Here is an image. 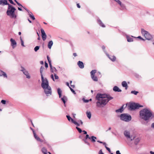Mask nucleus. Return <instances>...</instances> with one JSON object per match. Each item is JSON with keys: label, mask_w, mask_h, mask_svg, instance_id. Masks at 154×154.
<instances>
[{"label": "nucleus", "mask_w": 154, "mask_h": 154, "mask_svg": "<svg viewBox=\"0 0 154 154\" xmlns=\"http://www.w3.org/2000/svg\"><path fill=\"white\" fill-rule=\"evenodd\" d=\"M113 98V97L109 95L105 94H98L96 97V99L98 100L96 103V106L99 107H100L102 105L105 106L109 101Z\"/></svg>", "instance_id": "1"}, {"label": "nucleus", "mask_w": 154, "mask_h": 154, "mask_svg": "<svg viewBox=\"0 0 154 154\" xmlns=\"http://www.w3.org/2000/svg\"><path fill=\"white\" fill-rule=\"evenodd\" d=\"M139 114L140 118L145 121L152 119L154 117V114L152 112L147 108L140 111Z\"/></svg>", "instance_id": "2"}, {"label": "nucleus", "mask_w": 154, "mask_h": 154, "mask_svg": "<svg viewBox=\"0 0 154 154\" xmlns=\"http://www.w3.org/2000/svg\"><path fill=\"white\" fill-rule=\"evenodd\" d=\"M3 4V5H8V7L6 14L12 18H16L17 15L15 14L16 9L11 5L8 3L6 0H0V5Z\"/></svg>", "instance_id": "3"}, {"label": "nucleus", "mask_w": 154, "mask_h": 154, "mask_svg": "<svg viewBox=\"0 0 154 154\" xmlns=\"http://www.w3.org/2000/svg\"><path fill=\"white\" fill-rule=\"evenodd\" d=\"M128 105V109L130 110H132L136 109H139L140 107H143V106L139 104L138 103H130L129 104H126Z\"/></svg>", "instance_id": "4"}, {"label": "nucleus", "mask_w": 154, "mask_h": 154, "mask_svg": "<svg viewBox=\"0 0 154 154\" xmlns=\"http://www.w3.org/2000/svg\"><path fill=\"white\" fill-rule=\"evenodd\" d=\"M141 32L142 34L145 37L146 39L150 40L152 38V35L148 32L145 30L143 29H141Z\"/></svg>", "instance_id": "5"}, {"label": "nucleus", "mask_w": 154, "mask_h": 154, "mask_svg": "<svg viewBox=\"0 0 154 154\" xmlns=\"http://www.w3.org/2000/svg\"><path fill=\"white\" fill-rule=\"evenodd\" d=\"M120 118L121 120L126 122L130 121L131 119V117L130 115L126 114H122Z\"/></svg>", "instance_id": "6"}, {"label": "nucleus", "mask_w": 154, "mask_h": 154, "mask_svg": "<svg viewBox=\"0 0 154 154\" xmlns=\"http://www.w3.org/2000/svg\"><path fill=\"white\" fill-rule=\"evenodd\" d=\"M45 94L47 96H49L52 94V90L51 87H42Z\"/></svg>", "instance_id": "7"}, {"label": "nucleus", "mask_w": 154, "mask_h": 154, "mask_svg": "<svg viewBox=\"0 0 154 154\" xmlns=\"http://www.w3.org/2000/svg\"><path fill=\"white\" fill-rule=\"evenodd\" d=\"M62 93V90L60 88H58L57 89V93L59 95V97L60 98H61V100L65 104L66 103L65 100H67V97L65 96H63V97H61Z\"/></svg>", "instance_id": "8"}, {"label": "nucleus", "mask_w": 154, "mask_h": 154, "mask_svg": "<svg viewBox=\"0 0 154 154\" xmlns=\"http://www.w3.org/2000/svg\"><path fill=\"white\" fill-rule=\"evenodd\" d=\"M41 77L42 81L41 87H49L47 79L46 78L44 79L43 75Z\"/></svg>", "instance_id": "9"}, {"label": "nucleus", "mask_w": 154, "mask_h": 154, "mask_svg": "<svg viewBox=\"0 0 154 154\" xmlns=\"http://www.w3.org/2000/svg\"><path fill=\"white\" fill-rule=\"evenodd\" d=\"M124 134L125 137L128 139H130L131 140H133L134 137H133L132 135H131L130 132L128 131H125L124 132Z\"/></svg>", "instance_id": "10"}, {"label": "nucleus", "mask_w": 154, "mask_h": 154, "mask_svg": "<svg viewBox=\"0 0 154 154\" xmlns=\"http://www.w3.org/2000/svg\"><path fill=\"white\" fill-rule=\"evenodd\" d=\"M97 72L96 69L92 70L90 72L91 77L93 81L95 82L97 81V77L95 76V74Z\"/></svg>", "instance_id": "11"}, {"label": "nucleus", "mask_w": 154, "mask_h": 154, "mask_svg": "<svg viewBox=\"0 0 154 154\" xmlns=\"http://www.w3.org/2000/svg\"><path fill=\"white\" fill-rule=\"evenodd\" d=\"M41 31L42 34V40L44 41H45L47 38V35H46L44 30L43 29H41Z\"/></svg>", "instance_id": "12"}, {"label": "nucleus", "mask_w": 154, "mask_h": 154, "mask_svg": "<svg viewBox=\"0 0 154 154\" xmlns=\"http://www.w3.org/2000/svg\"><path fill=\"white\" fill-rule=\"evenodd\" d=\"M33 134L34 135V137L37 141H40L41 142H43V141L38 136L35 132V131H33Z\"/></svg>", "instance_id": "13"}, {"label": "nucleus", "mask_w": 154, "mask_h": 154, "mask_svg": "<svg viewBox=\"0 0 154 154\" xmlns=\"http://www.w3.org/2000/svg\"><path fill=\"white\" fill-rule=\"evenodd\" d=\"M106 55L112 61L114 62L116 60V57L114 56H110L109 54H106Z\"/></svg>", "instance_id": "14"}, {"label": "nucleus", "mask_w": 154, "mask_h": 154, "mask_svg": "<svg viewBox=\"0 0 154 154\" xmlns=\"http://www.w3.org/2000/svg\"><path fill=\"white\" fill-rule=\"evenodd\" d=\"M77 64L79 67L81 69H83L84 67V63L82 61H79L77 63Z\"/></svg>", "instance_id": "15"}, {"label": "nucleus", "mask_w": 154, "mask_h": 154, "mask_svg": "<svg viewBox=\"0 0 154 154\" xmlns=\"http://www.w3.org/2000/svg\"><path fill=\"white\" fill-rule=\"evenodd\" d=\"M97 22L98 24L100 26L103 27H105V26L103 23L102 21L99 18L97 19Z\"/></svg>", "instance_id": "16"}, {"label": "nucleus", "mask_w": 154, "mask_h": 154, "mask_svg": "<svg viewBox=\"0 0 154 154\" xmlns=\"http://www.w3.org/2000/svg\"><path fill=\"white\" fill-rule=\"evenodd\" d=\"M10 41L11 43V45L12 47L13 48H14V45H17V43L12 38L10 39Z\"/></svg>", "instance_id": "17"}, {"label": "nucleus", "mask_w": 154, "mask_h": 154, "mask_svg": "<svg viewBox=\"0 0 154 154\" xmlns=\"http://www.w3.org/2000/svg\"><path fill=\"white\" fill-rule=\"evenodd\" d=\"M3 76L4 78H7V75L5 72L1 70H0V76Z\"/></svg>", "instance_id": "18"}, {"label": "nucleus", "mask_w": 154, "mask_h": 154, "mask_svg": "<svg viewBox=\"0 0 154 154\" xmlns=\"http://www.w3.org/2000/svg\"><path fill=\"white\" fill-rule=\"evenodd\" d=\"M126 37L127 41L128 42H131L133 41V38H132L131 37L127 35H126Z\"/></svg>", "instance_id": "19"}, {"label": "nucleus", "mask_w": 154, "mask_h": 154, "mask_svg": "<svg viewBox=\"0 0 154 154\" xmlns=\"http://www.w3.org/2000/svg\"><path fill=\"white\" fill-rule=\"evenodd\" d=\"M124 106V105L122 106L119 109L116 110V112H122L123 110V108Z\"/></svg>", "instance_id": "20"}, {"label": "nucleus", "mask_w": 154, "mask_h": 154, "mask_svg": "<svg viewBox=\"0 0 154 154\" xmlns=\"http://www.w3.org/2000/svg\"><path fill=\"white\" fill-rule=\"evenodd\" d=\"M53 42L52 40L48 42V48L49 49H50L51 48V47L53 45Z\"/></svg>", "instance_id": "21"}, {"label": "nucleus", "mask_w": 154, "mask_h": 154, "mask_svg": "<svg viewBox=\"0 0 154 154\" xmlns=\"http://www.w3.org/2000/svg\"><path fill=\"white\" fill-rule=\"evenodd\" d=\"M120 6H121V8L122 10H124L126 9L125 5L124 4L122 3L120 5Z\"/></svg>", "instance_id": "22"}, {"label": "nucleus", "mask_w": 154, "mask_h": 154, "mask_svg": "<svg viewBox=\"0 0 154 154\" xmlns=\"http://www.w3.org/2000/svg\"><path fill=\"white\" fill-rule=\"evenodd\" d=\"M66 117L67 118L68 120L69 121V122H70V121H71L72 122V123L73 122V121H74V120H73V119H72L70 117V116H69L67 115V116H66Z\"/></svg>", "instance_id": "23"}, {"label": "nucleus", "mask_w": 154, "mask_h": 154, "mask_svg": "<svg viewBox=\"0 0 154 154\" xmlns=\"http://www.w3.org/2000/svg\"><path fill=\"white\" fill-rule=\"evenodd\" d=\"M113 90L115 91L121 92V90L119 87H113Z\"/></svg>", "instance_id": "24"}, {"label": "nucleus", "mask_w": 154, "mask_h": 154, "mask_svg": "<svg viewBox=\"0 0 154 154\" xmlns=\"http://www.w3.org/2000/svg\"><path fill=\"white\" fill-rule=\"evenodd\" d=\"M91 142L93 143H94L95 142L96 140H95L97 139V137L94 136H92L91 137Z\"/></svg>", "instance_id": "25"}, {"label": "nucleus", "mask_w": 154, "mask_h": 154, "mask_svg": "<svg viewBox=\"0 0 154 154\" xmlns=\"http://www.w3.org/2000/svg\"><path fill=\"white\" fill-rule=\"evenodd\" d=\"M122 87H128L127 83L125 81L122 82Z\"/></svg>", "instance_id": "26"}, {"label": "nucleus", "mask_w": 154, "mask_h": 154, "mask_svg": "<svg viewBox=\"0 0 154 154\" xmlns=\"http://www.w3.org/2000/svg\"><path fill=\"white\" fill-rule=\"evenodd\" d=\"M86 114L87 115V117L90 119L91 117V114L90 112L87 111L86 112Z\"/></svg>", "instance_id": "27"}, {"label": "nucleus", "mask_w": 154, "mask_h": 154, "mask_svg": "<svg viewBox=\"0 0 154 154\" xmlns=\"http://www.w3.org/2000/svg\"><path fill=\"white\" fill-rule=\"evenodd\" d=\"M42 151L44 154H47V150L45 148L43 147L42 148Z\"/></svg>", "instance_id": "28"}, {"label": "nucleus", "mask_w": 154, "mask_h": 154, "mask_svg": "<svg viewBox=\"0 0 154 154\" xmlns=\"http://www.w3.org/2000/svg\"><path fill=\"white\" fill-rule=\"evenodd\" d=\"M140 140V139L139 138H136L135 140L134 143H135V144L136 145H137L138 144V143H139Z\"/></svg>", "instance_id": "29"}, {"label": "nucleus", "mask_w": 154, "mask_h": 154, "mask_svg": "<svg viewBox=\"0 0 154 154\" xmlns=\"http://www.w3.org/2000/svg\"><path fill=\"white\" fill-rule=\"evenodd\" d=\"M103 145L105 146V147L106 148V149L109 152H111V150L108 147L106 146V143H103Z\"/></svg>", "instance_id": "30"}, {"label": "nucleus", "mask_w": 154, "mask_h": 154, "mask_svg": "<svg viewBox=\"0 0 154 154\" xmlns=\"http://www.w3.org/2000/svg\"><path fill=\"white\" fill-rule=\"evenodd\" d=\"M44 67L43 66H41L40 68V72L41 73V76H42V72L43 71V69H44Z\"/></svg>", "instance_id": "31"}, {"label": "nucleus", "mask_w": 154, "mask_h": 154, "mask_svg": "<svg viewBox=\"0 0 154 154\" xmlns=\"http://www.w3.org/2000/svg\"><path fill=\"white\" fill-rule=\"evenodd\" d=\"M50 70L51 72H56L57 71V70L56 69V68L55 67L53 66L52 68V69H50Z\"/></svg>", "instance_id": "32"}, {"label": "nucleus", "mask_w": 154, "mask_h": 154, "mask_svg": "<svg viewBox=\"0 0 154 154\" xmlns=\"http://www.w3.org/2000/svg\"><path fill=\"white\" fill-rule=\"evenodd\" d=\"M20 39L21 41V45L23 47H25V46L24 45V42L23 39H22L21 37H20Z\"/></svg>", "instance_id": "33"}, {"label": "nucleus", "mask_w": 154, "mask_h": 154, "mask_svg": "<svg viewBox=\"0 0 154 154\" xmlns=\"http://www.w3.org/2000/svg\"><path fill=\"white\" fill-rule=\"evenodd\" d=\"M139 92L137 91H132L131 92V93L132 94H133L135 95H137V94Z\"/></svg>", "instance_id": "34"}, {"label": "nucleus", "mask_w": 154, "mask_h": 154, "mask_svg": "<svg viewBox=\"0 0 154 154\" xmlns=\"http://www.w3.org/2000/svg\"><path fill=\"white\" fill-rule=\"evenodd\" d=\"M29 17L32 19V20H34L35 19V17L33 15L31 14H28Z\"/></svg>", "instance_id": "35"}, {"label": "nucleus", "mask_w": 154, "mask_h": 154, "mask_svg": "<svg viewBox=\"0 0 154 154\" xmlns=\"http://www.w3.org/2000/svg\"><path fill=\"white\" fill-rule=\"evenodd\" d=\"M40 48V46H37L35 47L34 48V51L35 52H36Z\"/></svg>", "instance_id": "36"}, {"label": "nucleus", "mask_w": 154, "mask_h": 154, "mask_svg": "<svg viewBox=\"0 0 154 154\" xmlns=\"http://www.w3.org/2000/svg\"><path fill=\"white\" fill-rule=\"evenodd\" d=\"M97 76L98 78H100L101 77V75L100 72H98L97 73Z\"/></svg>", "instance_id": "37"}, {"label": "nucleus", "mask_w": 154, "mask_h": 154, "mask_svg": "<svg viewBox=\"0 0 154 154\" xmlns=\"http://www.w3.org/2000/svg\"><path fill=\"white\" fill-rule=\"evenodd\" d=\"M76 129L78 130L79 133H81L82 131V130L80 128L76 127Z\"/></svg>", "instance_id": "38"}, {"label": "nucleus", "mask_w": 154, "mask_h": 154, "mask_svg": "<svg viewBox=\"0 0 154 154\" xmlns=\"http://www.w3.org/2000/svg\"><path fill=\"white\" fill-rule=\"evenodd\" d=\"M71 91L74 94H76V93L75 91L73 89H72L71 87H69Z\"/></svg>", "instance_id": "39"}, {"label": "nucleus", "mask_w": 154, "mask_h": 154, "mask_svg": "<svg viewBox=\"0 0 154 154\" xmlns=\"http://www.w3.org/2000/svg\"><path fill=\"white\" fill-rule=\"evenodd\" d=\"M25 75H26L27 74H29V73L27 70H26L23 71L22 72Z\"/></svg>", "instance_id": "40"}, {"label": "nucleus", "mask_w": 154, "mask_h": 154, "mask_svg": "<svg viewBox=\"0 0 154 154\" xmlns=\"http://www.w3.org/2000/svg\"><path fill=\"white\" fill-rule=\"evenodd\" d=\"M48 62L49 63V65L50 67V69H52V64H51V60H50V61H48Z\"/></svg>", "instance_id": "41"}, {"label": "nucleus", "mask_w": 154, "mask_h": 154, "mask_svg": "<svg viewBox=\"0 0 154 154\" xmlns=\"http://www.w3.org/2000/svg\"><path fill=\"white\" fill-rule=\"evenodd\" d=\"M72 123H74V124L76 125L77 126H79L80 125L79 123H78V122L74 121Z\"/></svg>", "instance_id": "42"}, {"label": "nucleus", "mask_w": 154, "mask_h": 154, "mask_svg": "<svg viewBox=\"0 0 154 154\" xmlns=\"http://www.w3.org/2000/svg\"><path fill=\"white\" fill-rule=\"evenodd\" d=\"M114 1L117 2L120 5L122 3V2L119 0H114Z\"/></svg>", "instance_id": "43"}, {"label": "nucleus", "mask_w": 154, "mask_h": 154, "mask_svg": "<svg viewBox=\"0 0 154 154\" xmlns=\"http://www.w3.org/2000/svg\"><path fill=\"white\" fill-rule=\"evenodd\" d=\"M82 100L85 103H88L89 102V100H85L84 98H83Z\"/></svg>", "instance_id": "44"}, {"label": "nucleus", "mask_w": 154, "mask_h": 154, "mask_svg": "<svg viewBox=\"0 0 154 154\" xmlns=\"http://www.w3.org/2000/svg\"><path fill=\"white\" fill-rule=\"evenodd\" d=\"M1 103L3 104H5L6 103V101L5 100H2L1 101Z\"/></svg>", "instance_id": "45"}, {"label": "nucleus", "mask_w": 154, "mask_h": 154, "mask_svg": "<svg viewBox=\"0 0 154 154\" xmlns=\"http://www.w3.org/2000/svg\"><path fill=\"white\" fill-rule=\"evenodd\" d=\"M54 75L55 77V79H59L58 76L57 75V74L55 73L54 74Z\"/></svg>", "instance_id": "46"}, {"label": "nucleus", "mask_w": 154, "mask_h": 154, "mask_svg": "<svg viewBox=\"0 0 154 154\" xmlns=\"http://www.w3.org/2000/svg\"><path fill=\"white\" fill-rule=\"evenodd\" d=\"M12 4L15 5L16 4H15L12 0H8Z\"/></svg>", "instance_id": "47"}, {"label": "nucleus", "mask_w": 154, "mask_h": 154, "mask_svg": "<svg viewBox=\"0 0 154 154\" xmlns=\"http://www.w3.org/2000/svg\"><path fill=\"white\" fill-rule=\"evenodd\" d=\"M90 138H91V137H89V135L88 134H87L86 135L85 137V138L86 139H87L88 138V139H91Z\"/></svg>", "instance_id": "48"}, {"label": "nucleus", "mask_w": 154, "mask_h": 154, "mask_svg": "<svg viewBox=\"0 0 154 154\" xmlns=\"http://www.w3.org/2000/svg\"><path fill=\"white\" fill-rule=\"evenodd\" d=\"M21 68L22 69L20 70L21 71L23 72V71L26 70L22 66H21Z\"/></svg>", "instance_id": "49"}, {"label": "nucleus", "mask_w": 154, "mask_h": 154, "mask_svg": "<svg viewBox=\"0 0 154 154\" xmlns=\"http://www.w3.org/2000/svg\"><path fill=\"white\" fill-rule=\"evenodd\" d=\"M45 66L46 68H47L48 66V64L46 62H45Z\"/></svg>", "instance_id": "50"}, {"label": "nucleus", "mask_w": 154, "mask_h": 154, "mask_svg": "<svg viewBox=\"0 0 154 154\" xmlns=\"http://www.w3.org/2000/svg\"><path fill=\"white\" fill-rule=\"evenodd\" d=\"M99 154H104L103 152L102 149H100L99 152Z\"/></svg>", "instance_id": "51"}, {"label": "nucleus", "mask_w": 154, "mask_h": 154, "mask_svg": "<svg viewBox=\"0 0 154 154\" xmlns=\"http://www.w3.org/2000/svg\"><path fill=\"white\" fill-rule=\"evenodd\" d=\"M26 78L28 79H29L30 78V76L29 75V74H27L26 75Z\"/></svg>", "instance_id": "52"}, {"label": "nucleus", "mask_w": 154, "mask_h": 154, "mask_svg": "<svg viewBox=\"0 0 154 154\" xmlns=\"http://www.w3.org/2000/svg\"><path fill=\"white\" fill-rule=\"evenodd\" d=\"M51 78L52 79L53 81H54V75L53 74H51Z\"/></svg>", "instance_id": "53"}, {"label": "nucleus", "mask_w": 154, "mask_h": 154, "mask_svg": "<svg viewBox=\"0 0 154 154\" xmlns=\"http://www.w3.org/2000/svg\"><path fill=\"white\" fill-rule=\"evenodd\" d=\"M17 5L19 6H21V7H23V6L20 4V3H19L18 2H17Z\"/></svg>", "instance_id": "54"}, {"label": "nucleus", "mask_w": 154, "mask_h": 154, "mask_svg": "<svg viewBox=\"0 0 154 154\" xmlns=\"http://www.w3.org/2000/svg\"><path fill=\"white\" fill-rule=\"evenodd\" d=\"M84 142H85V143H86V144H87L88 145H90V143H88V142H87L86 140V139L85 140H84Z\"/></svg>", "instance_id": "55"}, {"label": "nucleus", "mask_w": 154, "mask_h": 154, "mask_svg": "<svg viewBox=\"0 0 154 154\" xmlns=\"http://www.w3.org/2000/svg\"><path fill=\"white\" fill-rule=\"evenodd\" d=\"M116 154H121V153L119 151V150H117L116 152Z\"/></svg>", "instance_id": "56"}, {"label": "nucleus", "mask_w": 154, "mask_h": 154, "mask_svg": "<svg viewBox=\"0 0 154 154\" xmlns=\"http://www.w3.org/2000/svg\"><path fill=\"white\" fill-rule=\"evenodd\" d=\"M97 142H99V143H103H103H105L104 142H102V141H100V140H98V141H97Z\"/></svg>", "instance_id": "57"}, {"label": "nucleus", "mask_w": 154, "mask_h": 154, "mask_svg": "<svg viewBox=\"0 0 154 154\" xmlns=\"http://www.w3.org/2000/svg\"><path fill=\"white\" fill-rule=\"evenodd\" d=\"M77 7L78 8H80V6L79 5V4H77Z\"/></svg>", "instance_id": "58"}, {"label": "nucleus", "mask_w": 154, "mask_h": 154, "mask_svg": "<svg viewBox=\"0 0 154 154\" xmlns=\"http://www.w3.org/2000/svg\"><path fill=\"white\" fill-rule=\"evenodd\" d=\"M66 85L68 86V87H69V82H66Z\"/></svg>", "instance_id": "59"}, {"label": "nucleus", "mask_w": 154, "mask_h": 154, "mask_svg": "<svg viewBox=\"0 0 154 154\" xmlns=\"http://www.w3.org/2000/svg\"><path fill=\"white\" fill-rule=\"evenodd\" d=\"M47 59L48 61L51 60L50 59V57L48 56H47Z\"/></svg>", "instance_id": "60"}, {"label": "nucleus", "mask_w": 154, "mask_h": 154, "mask_svg": "<svg viewBox=\"0 0 154 154\" xmlns=\"http://www.w3.org/2000/svg\"><path fill=\"white\" fill-rule=\"evenodd\" d=\"M151 127L153 128H154V123L152 124Z\"/></svg>", "instance_id": "61"}, {"label": "nucleus", "mask_w": 154, "mask_h": 154, "mask_svg": "<svg viewBox=\"0 0 154 154\" xmlns=\"http://www.w3.org/2000/svg\"><path fill=\"white\" fill-rule=\"evenodd\" d=\"M82 132H84V134H87V132L84 130L82 131Z\"/></svg>", "instance_id": "62"}, {"label": "nucleus", "mask_w": 154, "mask_h": 154, "mask_svg": "<svg viewBox=\"0 0 154 154\" xmlns=\"http://www.w3.org/2000/svg\"><path fill=\"white\" fill-rule=\"evenodd\" d=\"M73 55L75 57H76L77 56V54L76 53H74L73 54Z\"/></svg>", "instance_id": "63"}, {"label": "nucleus", "mask_w": 154, "mask_h": 154, "mask_svg": "<svg viewBox=\"0 0 154 154\" xmlns=\"http://www.w3.org/2000/svg\"><path fill=\"white\" fill-rule=\"evenodd\" d=\"M150 154H154V152L152 151H150L149 152Z\"/></svg>", "instance_id": "64"}]
</instances>
